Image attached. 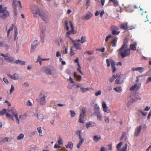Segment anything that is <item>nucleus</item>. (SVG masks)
<instances>
[{"mask_svg": "<svg viewBox=\"0 0 151 151\" xmlns=\"http://www.w3.org/2000/svg\"><path fill=\"white\" fill-rule=\"evenodd\" d=\"M27 105L28 106H32V104L29 100H28V102L27 103Z\"/></svg>", "mask_w": 151, "mask_h": 151, "instance_id": "nucleus-63", "label": "nucleus"}, {"mask_svg": "<svg viewBox=\"0 0 151 151\" xmlns=\"http://www.w3.org/2000/svg\"><path fill=\"white\" fill-rule=\"evenodd\" d=\"M6 116L7 117L9 118L12 120L13 121L14 120V119L13 117V116L12 115L10 114L8 112L6 113Z\"/></svg>", "mask_w": 151, "mask_h": 151, "instance_id": "nucleus-28", "label": "nucleus"}, {"mask_svg": "<svg viewBox=\"0 0 151 151\" xmlns=\"http://www.w3.org/2000/svg\"><path fill=\"white\" fill-rule=\"evenodd\" d=\"M137 70H138L139 72L142 73L143 71V68L142 67H139L137 68Z\"/></svg>", "mask_w": 151, "mask_h": 151, "instance_id": "nucleus-50", "label": "nucleus"}, {"mask_svg": "<svg viewBox=\"0 0 151 151\" xmlns=\"http://www.w3.org/2000/svg\"><path fill=\"white\" fill-rule=\"evenodd\" d=\"M36 49V47H35L32 44H31V52H33L35 51Z\"/></svg>", "mask_w": 151, "mask_h": 151, "instance_id": "nucleus-48", "label": "nucleus"}, {"mask_svg": "<svg viewBox=\"0 0 151 151\" xmlns=\"http://www.w3.org/2000/svg\"><path fill=\"white\" fill-rule=\"evenodd\" d=\"M99 107L97 104H95L94 106V111H99Z\"/></svg>", "mask_w": 151, "mask_h": 151, "instance_id": "nucleus-35", "label": "nucleus"}, {"mask_svg": "<svg viewBox=\"0 0 151 151\" xmlns=\"http://www.w3.org/2000/svg\"><path fill=\"white\" fill-rule=\"evenodd\" d=\"M151 82V77H148L146 81V83H149V82Z\"/></svg>", "mask_w": 151, "mask_h": 151, "instance_id": "nucleus-61", "label": "nucleus"}, {"mask_svg": "<svg viewBox=\"0 0 151 151\" xmlns=\"http://www.w3.org/2000/svg\"><path fill=\"white\" fill-rule=\"evenodd\" d=\"M41 71L45 72L47 75H52L55 72V70L52 67H44L41 68Z\"/></svg>", "mask_w": 151, "mask_h": 151, "instance_id": "nucleus-4", "label": "nucleus"}, {"mask_svg": "<svg viewBox=\"0 0 151 151\" xmlns=\"http://www.w3.org/2000/svg\"><path fill=\"white\" fill-rule=\"evenodd\" d=\"M142 128V126L141 125H140L138 127L136 128L134 133V136L136 137H138L139 134L141 131V130Z\"/></svg>", "mask_w": 151, "mask_h": 151, "instance_id": "nucleus-11", "label": "nucleus"}, {"mask_svg": "<svg viewBox=\"0 0 151 151\" xmlns=\"http://www.w3.org/2000/svg\"><path fill=\"white\" fill-rule=\"evenodd\" d=\"M124 76L121 73H117L116 74V78L115 83L116 84L122 83L124 81Z\"/></svg>", "mask_w": 151, "mask_h": 151, "instance_id": "nucleus-7", "label": "nucleus"}, {"mask_svg": "<svg viewBox=\"0 0 151 151\" xmlns=\"http://www.w3.org/2000/svg\"><path fill=\"white\" fill-rule=\"evenodd\" d=\"M103 110L104 112L107 113H109L110 112L109 110L108 109V107L107 106H106V108H105V109H104Z\"/></svg>", "mask_w": 151, "mask_h": 151, "instance_id": "nucleus-59", "label": "nucleus"}, {"mask_svg": "<svg viewBox=\"0 0 151 151\" xmlns=\"http://www.w3.org/2000/svg\"><path fill=\"white\" fill-rule=\"evenodd\" d=\"M41 39V42L43 43L44 40V38L45 37V31H42L41 33L40 34Z\"/></svg>", "mask_w": 151, "mask_h": 151, "instance_id": "nucleus-20", "label": "nucleus"}, {"mask_svg": "<svg viewBox=\"0 0 151 151\" xmlns=\"http://www.w3.org/2000/svg\"><path fill=\"white\" fill-rule=\"evenodd\" d=\"M46 96L44 95H41L40 96L38 102L41 105H44L47 102L46 100Z\"/></svg>", "mask_w": 151, "mask_h": 151, "instance_id": "nucleus-9", "label": "nucleus"}, {"mask_svg": "<svg viewBox=\"0 0 151 151\" xmlns=\"http://www.w3.org/2000/svg\"><path fill=\"white\" fill-rule=\"evenodd\" d=\"M32 13L35 17H37L38 16H40L46 23L49 22V18L46 15L45 11L43 9L37 7L35 10H32Z\"/></svg>", "mask_w": 151, "mask_h": 151, "instance_id": "nucleus-1", "label": "nucleus"}, {"mask_svg": "<svg viewBox=\"0 0 151 151\" xmlns=\"http://www.w3.org/2000/svg\"><path fill=\"white\" fill-rule=\"evenodd\" d=\"M128 28L127 23H123L121 24L120 28L123 29L125 30L127 29Z\"/></svg>", "mask_w": 151, "mask_h": 151, "instance_id": "nucleus-23", "label": "nucleus"}, {"mask_svg": "<svg viewBox=\"0 0 151 151\" xmlns=\"http://www.w3.org/2000/svg\"><path fill=\"white\" fill-rule=\"evenodd\" d=\"M68 21L67 20H65L64 22V24L66 27V29L67 30H68L69 29V28L68 25Z\"/></svg>", "mask_w": 151, "mask_h": 151, "instance_id": "nucleus-41", "label": "nucleus"}, {"mask_svg": "<svg viewBox=\"0 0 151 151\" xmlns=\"http://www.w3.org/2000/svg\"><path fill=\"white\" fill-rule=\"evenodd\" d=\"M8 47V45L6 44L5 42L0 41V47Z\"/></svg>", "mask_w": 151, "mask_h": 151, "instance_id": "nucleus-33", "label": "nucleus"}, {"mask_svg": "<svg viewBox=\"0 0 151 151\" xmlns=\"http://www.w3.org/2000/svg\"><path fill=\"white\" fill-rule=\"evenodd\" d=\"M137 45L136 42H134L133 44H131L130 45V50H136V46Z\"/></svg>", "mask_w": 151, "mask_h": 151, "instance_id": "nucleus-21", "label": "nucleus"}, {"mask_svg": "<svg viewBox=\"0 0 151 151\" xmlns=\"http://www.w3.org/2000/svg\"><path fill=\"white\" fill-rule=\"evenodd\" d=\"M18 30L16 27L14 28V40H16V39H17V37L18 34Z\"/></svg>", "mask_w": 151, "mask_h": 151, "instance_id": "nucleus-24", "label": "nucleus"}, {"mask_svg": "<svg viewBox=\"0 0 151 151\" xmlns=\"http://www.w3.org/2000/svg\"><path fill=\"white\" fill-rule=\"evenodd\" d=\"M69 22L70 24V28H71V29L70 31H68L67 32L66 34V35L67 37H69V35H70L71 34H74V28L72 22H71L70 21H69Z\"/></svg>", "mask_w": 151, "mask_h": 151, "instance_id": "nucleus-10", "label": "nucleus"}, {"mask_svg": "<svg viewBox=\"0 0 151 151\" xmlns=\"http://www.w3.org/2000/svg\"><path fill=\"white\" fill-rule=\"evenodd\" d=\"M4 60L8 62L14 63V58L12 56H8V57L4 58Z\"/></svg>", "mask_w": 151, "mask_h": 151, "instance_id": "nucleus-13", "label": "nucleus"}, {"mask_svg": "<svg viewBox=\"0 0 151 151\" xmlns=\"http://www.w3.org/2000/svg\"><path fill=\"white\" fill-rule=\"evenodd\" d=\"M117 41V38H114L112 39L111 42V45L112 47H116Z\"/></svg>", "mask_w": 151, "mask_h": 151, "instance_id": "nucleus-19", "label": "nucleus"}, {"mask_svg": "<svg viewBox=\"0 0 151 151\" xmlns=\"http://www.w3.org/2000/svg\"><path fill=\"white\" fill-rule=\"evenodd\" d=\"M74 77L77 79V80L79 81L82 78L81 76L79 75H77L76 72L73 73Z\"/></svg>", "mask_w": 151, "mask_h": 151, "instance_id": "nucleus-27", "label": "nucleus"}, {"mask_svg": "<svg viewBox=\"0 0 151 151\" xmlns=\"http://www.w3.org/2000/svg\"><path fill=\"white\" fill-rule=\"evenodd\" d=\"M48 59H42L40 56H39L38 57V58L37 59V62H39L40 65H41L42 64V60H47Z\"/></svg>", "mask_w": 151, "mask_h": 151, "instance_id": "nucleus-25", "label": "nucleus"}, {"mask_svg": "<svg viewBox=\"0 0 151 151\" xmlns=\"http://www.w3.org/2000/svg\"><path fill=\"white\" fill-rule=\"evenodd\" d=\"M14 26V24H12L11 26L9 28V29L8 30L7 32V35L8 37H9L10 35V31H12V30L13 29Z\"/></svg>", "mask_w": 151, "mask_h": 151, "instance_id": "nucleus-26", "label": "nucleus"}, {"mask_svg": "<svg viewBox=\"0 0 151 151\" xmlns=\"http://www.w3.org/2000/svg\"><path fill=\"white\" fill-rule=\"evenodd\" d=\"M113 89L114 90L116 91V92L121 93L122 91V88L121 87H115L113 88Z\"/></svg>", "mask_w": 151, "mask_h": 151, "instance_id": "nucleus-30", "label": "nucleus"}, {"mask_svg": "<svg viewBox=\"0 0 151 151\" xmlns=\"http://www.w3.org/2000/svg\"><path fill=\"white\" fill-rule=\"evenodd\" d=\"M128 39L125 38L122 46L118 50L119 53L122 58H124L130 55V50L129 49H127L128 47Z\"/></svg>", "mask_w": 151, "mask_h": 151, "instance_id": "nucleus-2", "label": "nucleus"}, {"mask_svg": "<svg viewBox=\"0 0 151 151\" xmlns=\"http://www.w3.org/2000/svg\"><path fill=\"white\" fill-rule=\"evenodd\" d=\"M105 49V48L104 47L102 48L101 49H96V50L100 51V52H103L104 51Z\"/></svg>", "mask_w": 151, "mask_h": 151, "instance_id": "nucleus-55", "label": "nucleus"}, {"mask_svg": "<svg viewBox=\"0 0 151 151\" xmlns=\"http://www.w3.org/2000/svg\"><path fill=\"white\" fill-rule=\"evenodd\" d=\"M37 129L38 132H39V135L40 136H42V132L41 127H38L37 128Z\"/></svg>", "mask_w": 151, "mask_h": 151, "instance_id": "nucleus-39", "label": "nucleus"}, {"mask_svg": "<svg viewBox=\"0 0 151 151\" xmlns=\"http://www.w3.org/2000/svg\"><path fill=\"white\" fill-rule=\"evenodd\" d=\"M139 112L141 113L142 115L144 116H146L147 114V112H144L143 111H142V110H139Z\"/></svg>", "mask_w": 151, "mask_h": 151, "instance_id": "nucleus-58", "label": "nucleus"}, {"mask_svg": "<svg viewBox=\"0 0 151 151\" xmlns=\"http://www.w3.org/2000/svg\"><path fill=\"white\" fill-rule=\"evenodd\" d=\"M93 14L90 12L87 13L86 15L83 17V18L85 20H88L90 19L92 17Z\"/></svg>", "mask_w": 151, "mask_h": 151, "instance_id": "nucleus-16", "label": "nucleus"}, {"mask_svg": "<svg viewBox=\"0 0 151 151\" xmlns=\"http://www.w3.org/2000/svg\"><path fill=\"white\" fill-rule=\"evenodd\" d=\"M73 47H71L70 48V55L71 56H73L75 54V53L73 51Z\"/></svg>", "mask_w": 151, "mask_h": 151, "instance_id": "nucleus-44", "label": "nucleus"}, {"mask_svg": "<svg viewBox=\"0 0 151 151\" xmlns=\"http://www.w3.org/2000/svg\"><path fill=\"white\" fill-rule=\"evenodd\" d=\"M14 90V86H13V85L12 84L11 86V89L9 91L10 94L12 93Z\"/></svg>", "mask_w": 151, "mask_h": 151, "instance_id": "nucleus-40", "label": "nucleus"}, {"mask_svg": "<svg viewBox=\"0 0 151 151\" xmlns=\"http://www.w3.org/2000/svg\"><path fill=\"white\" fill-rule=\"evenodd\" d=\"M116 78V75H113L112 77H110L109 79V81L110 82H111L113 81L114 79Z\"/></svg>", "mask_w": 151, "mask_h": 151, "instance_id": "nucleus-34", "label": "nucleus"}, {"mask_svg": "<svg viewBox=\"0 0 151 151\" xmlns=\"http://www.w3.org/2000/svg\"><path fill=\"white\" fill-rule=\"evenodd\" d=\"M8 76L11 78L14 79L15 80H17L19 77V74H14L12 76L9 74L8 75Z\"/></svg>", "mask_w": 151, "mask_h": 151, "instance_id": "nucleus-18", "label": "nucleus"}, {"mask_svg": "<svg viewBox=\"0 0 151 151\" xmlns=\"http://www.w3.org/2000/svg\"><path fill=\"white\" fill-rule=\"evenodd\" d=\"M101 139V137H98L97 135H95L93 137V140L95 142H97L99 141V139Z\"/></svg>", "mask_w": 151, "mask_h": 151, "instance_id": "nucleus-29", "label": "nucleus"}, {"mask_svg": "<svg viewBox=\"0 0 151 151\" xmlns=\"http://www.w3.org/2000/svg\"><path fill=\"white\" fill-rule=\"evenodd\" d=\"M122 142H119V144L117 145L116 147L117 149H119L120 148V147H121L122 145Z\"/></svg>", "mask_w": 151, "mask_h": 151, "instance_id": "nucleus-53", "label": "nucleus"}, {"mask_svg": "<svg viewBox=\"0 0 151 151\" xmlns=\"http://www.w3.org/2000/svg\"><path fill=\"white\" fill-rule=\"evenodd\" d=\"M70 116L71 117H74L76 115V113L73 110H70Z\"/></svg>", "mask_w": 151, "mask_h": 151, "instance_id": "nucleus-38", "label": "nucleus"}, {"mask_svg": "<svg viewBox=\"0 0 151 151\" xmlns=\"http://www.w3.org/2000/svg\"><path fill=\"white\" fill-rule=\"evenodd\" d=\"M6 9V7H2V5H0V17L2 19H6L9 16L10 13Z\"/></svg>", "mask_w": 151, "mask_h": 151, "instance_id": "nucleus-3", "label": "nucleus"}, {"mask_svg": "<svg viewBox=\"0 0 151 151\" xmlns=\"http://www.w3.org/2000/svg\"><path fill=\"white\" fill-rule=\"evenodd\" d=\"M138 95L137 94L133 93L131 95L130 97L131 99V101H128L127 105L128 106H129L131 103L135 102L137 101L139 99H141L140 98L138 97Z\"/></svg>", "mask_w": 151, "mask_h": 151, "instance_id": "nucleus-6", "label": "nucleus"}, {"mask_svg": "<svg viewBox=\"0 0 151 151\" xmlns=\"http://www.w3.org/2000/svg\"><path fill=\"white\" fill-rule=\"evenodd\" d=\"M109 1H112L114 4H117L118 3L117 0H109Z\"/></svg>", "mask_w": 151, "mask_h": 151, "instance_id": "nucleus-62", "label": "nucleus"}, {"mask_svg": "<svg viewBox=\"0 0 151 151\" xmlns=\"http://www.w3.org/2000/svg\"><path fill=\"white\" fill-rule=\"evenodd\" d=\"M105 122L106 123H109V117H107V116H105Z\"/></svg>", "mask_w": 151, "mask_h": 151, "instance_id": "nucleus-56", "label": "nucleus"}, {"mask_svg": "<svg viewBox=\"0 0 151 151\" xmlns=\"http://www.w3.org/2000/svg\"><path fill=\"white\" fill-rule=\"evenodd\" d=\"M25 62L20 60L18 59L17 60H16L15 62H14V63H16L18 64V63L20 64V65H24L25 64Z\"/></svg>", "mask_w": 151, "mask_h": 151, "instance_id": "nucleus-22", "label": "nucleus"}, {"mask_svg": "<svg viewBox=\"0 0 151 151\" xmlns=\"http://www.w3.org/2000/svg\"><path fill=\"white\" fill-rule=\"evenodd\" d=\"M94 114L97 116L98 119L99 120H101L102 119L103 116L100 113L99 111H94Z\"/></svg>", "mask_w": 151, "mask_h": 151, "instance_id": "nucleus-17", "label": "nucleus"}, {"mask_svg": "<svg viewBox=\"0 0 151 151\" xmlns=\"http://www.w3.org/2000/svg\"><path fill=\"white\" fill-rule=\"evenodd\" d=\"M78 67L77 68V70L80 73L81 75H83V73L81 71V67L80 66V64L79 63H78Z\"/></svg>", "mask_w": 151, "mask_h": 151, "instance_id": "nucleus-43", "label": "nucleus"}, {"mask_svg": "<svg viewBox=\"0 0 151 151\" xmlns=\"http://www.w3.org/2000/svg\"><path fill=\"white\" fill-rule=\"evenodd\" d=\"M38 42L37 40H36L35 41H34L33 43H32V44L33 46H35L36 47V46L38 45Z\"/></svg>", "mask_w": 151, "mask_h": 151, "instance_id": "nucleus-52", "label": "nucleus"}, {"mask_svg": "<svg viewBox=\"0 0 151 151\" xmlns=\"http://www.w3.org/2000/svg\"><path fill=\"white\" fill-rule=\"evenodd\" d=\"M151 116V109L150 110L149 113V114L148 115L147 119H149V118H150Z\"/></svg>", "mask_w": 151, "mask_h": 151, "instance_id": "nucleus-64", "label": "nucleus"}, {"mask_svg": "<svg viewBox=\"0 0 151 151\" xmlns=\"http://www.w3.org/2000/svg\"><path fill=\"white\" fill-rule=\"evenodd\" d=\"M84 115H85L84 113H82V112H81V113L80 114V116H79V117L83 118L84 116Z\"/></svg>", "mask_w": 151, "mask_h": 151, "instance_id": "nucleus-60", "label": "nucleus"}, {"mask_svg": "<svg viewBox=\"0 0 151 151\" xmlns=\"http://www.w3.org/2000/svg\"><path fill=\"white\" fill-rule=\"evenodd\" d=\"M101 91L100 90H99L97 92H96L95 94V95L96 96H98L100 95H101Z\"/></svg>", "mask_w": 151, "mask_h": 151, "instance_id": "nucleus-57", "label": "nucleus"}, {"mask_svg": "<svg viewBox=\"0 0 151 151\" xmlns=\"http://www.w3.org/2000/svg\"><path fill=\"white\" fill-rule=\"evenodd\" d=\"M81 89L82 91V92L84 93L86 92L87 91L89 90L90 89V88H83V87H81Z\"/></svg>", "mask_w": 151, "mask_h": 151, "instance_id": "nucleus-36", "label": "nucleus"}, {"mask_svg": "<svg viewBox=\"0 0 151 151\" xmlns=\"http://www.w3.org/2000/svg\"><path fill=\"white\" fill-rule=\"evenodd\" d=\"M81 43H85V42L86 41V40H85V37H83V36H82L81 38Z\"/></svg>", "mask_w": 151, "mask_h": 151, "instance_id": "nucleus-49", "label": "nucleus"}, {"mask_svg": "<svg viewBox=\"0 0 151 151\" xmlns=\"http://www.w3.org/2000/svg\"><path fill=\"white\" fill-rule=\"evenodd\" d=\"M76 135L79 136V138L80 139L79 142L77 145V147L78 148H79L82 144L84 141V138L82 137V135H81V131L80 130L76 131Z\"/></svg>", "mask_w": 151, "mask_h": 151, "instance_id": "nucleus-8", "label": "nucleus"}, {"mask_svg": "<svg viewBox=\"0 0 151 151\" xmlns=\"http://www.w3.org/2000/svg\"><path fill=\"white\" fill-rule=\"evenodd\" d=\"M24 138V134H20L18 136L17 139L18 140H21Z\"/></svg>", "mask_w": 151, "mask_h": 151, "instance_id": "nucleus-37", "label": "nucleus"}, {"mask_svg": "<svg viewBox=\"0 0 151 151\" xmlns=\"http://www.w3.org/2000/svg\"><path fill=\"white\" fill-rule=\"evenodd\" d=\"M110 62L111 63V66L112 69V72L113 73H114L116 70V64L115 62L112 59H110V60L109 59H106V63L107 64V67H110Z\"/></svg>", "mask_w": 151, "mask_h": 151, "instance_id": "nucleus-5", "label": "nucleus"}, {"mask_svg": "<svg viewBox=\"0 0 151 151\" xmlns=\"http://www.w3.org/2000/svg\"><path fill=\"white\" fill-rule=\"evenodd\" d=\"M12 113L14 117H15V119H16V120L18 122V123L19 124V119L18 117V113H17V111L16 110H13V111H12Z\"/></svg>", "mask_w": 151, "mask_h": 151, "instance_id": "nucleus-14", "label": "nucleus"}, {"mask_svg": "<svg viewBox=\"0 0 151 151\" xmlns=\"http://www.w3.org/2000/svg\"><path fill=\"white\" fill-rule=\"evenodd\" d=\"M111 28L112 30H118L119 29L117 27L115 26V25H112L111 27Z\"/></svg>", "mask_w": 151, "mask_h": 151, "instance_id": "nucleus-46", "label": "nucleus"}, {"mask_svg": "<svg viewBox=\"0 0 151 151\" xmlns=\"http://www.w3.org/2000/svg\"><path fill=\"white\" fill-rule=\"evenodd\" d=\"M38 119L42 121L43 119V116L42 114H38L37 115Z\"/></svg>", "mask_w": 151, "mask_h": 151, "instance_id": "nucleus-31", "label": "nucleus"}, {"mask_svg": "<svg viewBox=\"0 0 151 151\" xmlns=\"http://www.w3.org/2000/svg\"><path fill=\"white\" fill-rule=\"evenodd\" d=\"M6 109H4L3 110H2L1 111H0V114H1V116L3 115L4 114H6Z\"/></svg>", "mask_w": 151, "mask_h": 151, "instance_id": "nucleus-42", "label": "nucleus"}, {"mask_svg": "<svg viewBox=\"0 0 151 151\" xmlns=\"http://www.w3.org/2000/svg\"><path fill=\"white\" fill-rule=\"evenodd\" d=\"M140 84H138L137 83H135L134 85H133L131 86V88H130V91H134L135 89L136 90L139 89L140 87Z\"/></svg>", "mask_w": 151, "mask_h": 151, "instance_id": "nucleus-15", "label": "nucleus"}, {"mask_svg": "<svg viewBox=\"0 0 151 151\" xmlns=\"http://www.w3.org/2000/svg\"><path fill=\"white\" fill-rule=\"evenodd\" d=\"M102 106L103 107V110L105 109V108H106V104L105 102H104V101H103V102L102 104Z\"/></svg>", "mask_w": 151, "mask_h": 151, "instance_id": "nucleus-54", "label": "nucleus"}, {"mask_svg": "<svg viewBox=\"0 0 151 151\" xmlns=\"http://www.w3.org/2000/svg\"><path fill=\"white\" fill-rule=\"evenodd\" d=\"M112 37V36L111 35V34H110V35L107 36L106 37V38L105 39V41L106 42H107L109 40V39L111 38V37Z\"/></svg>", "mask_w": 151, "mask_h": 151, "instance_id": "nucleus-51", "label": "nucleus"}, {"mask_svg": "<svg viewBox=\"0 0 151 151\" xmlns=\"http://www.w3.org/2000/svg\"><path fill=\"white\" fill-rule=\"evenodd\" d=\"M92 122H89L88 123H86V126L87 128H88L90 126H91Z\"/></svg>", "mask_w": 151, "mask_h": 151, "instance_id": "nucleus-47", "label": "nucleus"}, {"mask_svg": "<svg viewBox=\"0 0 151 151\" xmlns=\"http://www.w3.org/2000/svg\"><path fill=\"white\" fill-rule=\"evenodd\" d=\"M120 33L119 31H118V30H112V34L114 35H118Z\"/></svg>", "mask_w": 151, "mask_h": 151, "instance_id": "nucleus-45", "label": "nucleus"}, {"mask_svg": "<svg viewBox=\"0 0 151 151\" xmlns=\"http://www.w3.org/2000/svg\"><path fill=\"white\" fill-rule=\"evenodd\" d=\"M72 42L73 44V46L75 49L76 50H81V44H79V43L76 42L75 40H72Z\"/></svg>", "mask_w": 151, "mask_h": 151, "instance_id": "nucleus-12", "label": "nucleus"}, {"mask_svg": "<svg viewBox=\"0 0 151 151\" xmlns=\"http://www.w3.org/2000/svg\"><path fill=\"white\" fill-rule=\"evenodd\" d=\"M66 148H69L70 149H72L73 147V144L72 142H69L67 145H66Z\"/></svg>", "mask_w": 151, "mask_h": 151, "instance_id": "nucleus-32", "label": "nucleus"}]
</instances>
